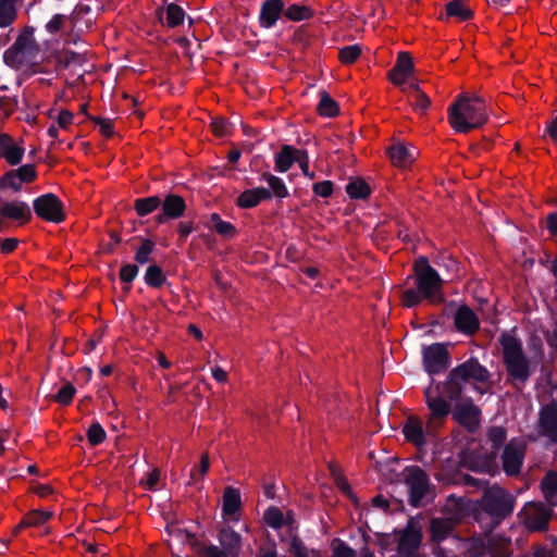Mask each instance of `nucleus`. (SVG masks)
Wrapping results in <instances>:
<instances>
[{
	"label": "nucleus",
	"instance_id": "nucleus-1",
	"mask_svg": "<svg viewBox=\"0 0 557 557\" xmlns=\"http://www.w3.org/2000/svg\"><path fill=\"white\" fill-rule=\"evenodd\" d=\"M416 286L407 287L401 290V304L411 308L423 300L438 302L442 300V278L437 272L429 264L425 258H420L414 262Z\"/></svg>",
	"mask_w": 557,
	"mask_h": 557
},
{
	"label": "nucleus",
	"instance_id": "nucleus-2",
	"mask_svg": "<svg viewBox=\"0 0 557 557\" xmlns=\"http://www.w3.org/2000/svg\"><path fill=\"white\" fill-rule=\"evenodd\" d=\"M486 121V104L478 95L462 94L448 108V122L455 132L468 133Z\"/></svg>",
	"mask_w": 557,
	"mask_h": 557
},
{
	"label": "nucleus",
	"instance_id": "nucleus-3",
	"mask_svg": "<svg viewBox=\"0 0 557 557\" xmlns=\"http://www.w3.org/2000/svg\"><path fill=\"white\" fill-rule=\"evenodd\" d=\"M500 343L509 374L513 379L524 382L531 373V361L524 357L521 344L509 334H504Z\"/></svg>",
	"mask_w": 557,
	"mask_h": 557
},
{
	"label": "nucleus",
	"instance_id": "nucleus-4",
	"mask_svg": "<svg viewBox=\"0 0 557 557\" xmlns=\"http://www.w3.org/2000/svg\"><path fill=\"white\" fill-rule=\"evenodd\" d=\"M426 404L430 409V416L426 422V433L433 434L442 425L445 417L449 412V404L438 395L436 388H428L425 392Z\"/></svg>",
	"mask_w": 557,
	"mask_h": 557
},
{
	"label": "nucleus",
	"instance_id": "nucleus-5",
	"mask_svg": "<svg viewBox=\"0 0 557 557\" xmlns=\"http://www.w3.org/2000/svg\"><path fill=\"white\" fill-rule=\"evenodd\" d=\"M485 509L496 517H504L513 510L512 496L499 486L490 487L483 496Z\"/></svg>",
	"mask_w": 557,
	"mask_h": 557
},
{
	"label": "nucleus",
	"instance_id": "nucleus-6",
	"mask_svg": "<svg viewBox=\"0 0 557 557\" xmlns=\"http://www.w3.org/2000/svg\"><path fill=\"white\" fill-rule=\"evenodd\" d=\"M488 372L478 361L469 360L450 373V383L460 386L462 383H484Z\"/></svg>",
	"mask_w": 557,
	"mask_h": 557
},
{
	"label": "nucleus",
	"instance_id": "nucleus-7",
	"mask_svg": "<svg viewBox=\"0 0 557 557\" xmlns=\"http://www.w3.org/2000/svg\"><path fill=\"white\" fill-rule=\"evenodd\" d=\"M413 62L411 57L407 52H400L398 54L396 64L388 73L389 81L396 85L408 88L410 82H417L413 78Z\"/></svg>",
	"mask_w": 557,
	"mask_h": 557
},
{
	"label": "nucleus",
	"instance_id": "nucleus-8",
	"mask_svg": "<svg viewBox=\"0 0 557 557\" xmlns=\"http://www.w3.org/2000/svg\"><path fill=\"white\" fill-rule=\"evenodd\" d=\"M34 210L37 215L47 221L59 223L64 219L62 203L52 194L37 198L34 201Z\"/></svg>",
	"mask_w": 557,
	"mask_h": 557
},
{
	"label": "nucleus",
	"instance_id": "nucleus-9",
	"mask_svg": "<svg viewBox=\"0 0 557 557\" xmlns=\"http://www.w3.org/2000/svg\"><path fill=\"white\" fill-rule=\"evenodd\" d=\"M406 484L408 485L410 492L411 505L414 507L419 506L429 487L426 474L424 471L417 467L407 468Z\"/></svg>",
	"mask_w": 557,
	"mask_h": 557
},
{
	"label": "nucleus",
	"instance_id": "nucleus-10",
	"mask_svg": "<svg viewBox=\"0 0 557 557\" xmlns=\"http://www.w3.org/2000/svg\"><path fill=\"white\" fill-rule=\"evenodd\" d=\"M96 20V10L86 3H78L69 18L71 32L75 35L83 34L94 26Z\"/></svg>",
	"mask_w": 557,
	"mask_h": 557
},
{
	"label": "nucleus",
	"instance_id": "nucleus-11",
	"mask_svg": "<svg viewBox=\"0 0 557 557\" xmlns=\"http://www.w3.org/2000/svg\"><path fill=\"white\" fill-rule=\"evenodd\" d=\"M524 443L517 440L506 446L503 454V467L508 475L519 472L524 457Z\"/></svg>",
	"mask_w": 557,
	"mask_h": 557
},
{
	"label": "nucleus",
	"instance_id": "nucleus-12",
	"mask_svg": "<svg viewBox=\"0 0 557 557\" xmlns=\"http://www.w3.org/2000/svg\"><path fill=\"white\" fill-rule=\"evenodd\" d=\"M447 351L444 345L433 344L423 350V362L429 373H438L447 367Z\"/></svg>",
	"mask_w": 557,
	"mask_h": 557
},
{
	"label": "nucleus",
	"instance_id": "nucleus-13",
	"mask_svg": "<svg viewBox=\"0 0 557 557\" xmlns=\"http://www.w3.org/2000/svg\"><path fill=\"white\" fill-rule=\"evenodd\" d=\"M549 510L542 504H528L523 509V521L528 529L537 531L546 527Z\"/></svg>",
	"mask_w": 557,
	"mask_h": 557
},
{
	"label": "nucleus",
	"instance_id": "nucleus-14",
	"mask_svg": "<svg viewBox=\"0 0 557 557\" xmlns=\"http://www.w3.org/2000/svg\"><path fill=\"white\" fill-rule=\"evenodd\" d=\"M30 215V209L27 203L17 200L4 202L0 207V227L5 220L24 223L29 220Z\"/></svg>",
	"mask_w": 557,
	"mask_h": 557
},
{
	"label": "nucleus",
	"instance_id": "nucleus-15",
	"mask_svg": "<svg viewBox=\"0 0 557 557\" xmlns=\"http://www.w3.org/2000/svg\"><path fill=\"white\" fill-rule=\"evenodd\" d=\"M284 13L283 0H264L260 8L259 24L263 28L273 27Z\"/></svg>",
	"mask_w": 557,
	"mask_h": 557
},
{
	"label": "nucleus",
	"instance_id": "nucleus-16",
	"mask_svg": "<svg viewBox=\"0 0 557 557\" xmlns=\"http://www.w3.org/2000/svg\"><path fill=\"white\" fill-rule=\"evenodd\" d=\"M242 507L240 493L234 487H226L223 494V517L226 521H238Z\"/></svg>",
	"mask_w": 557,
	"mask_h": 557
},
{
	"label": "nucleus",
	"instance_id": "nucleus-17",
	"mask_svg": "<svg viewBox=\"0 0 557 557\" xmlns=\"http://www.w3.org/2000/svg\"><path fill=\"white\" fill-rule=\"evenodd\" d=\"M453 416L459 423L472 430L479 424L480 411L472 403L461 401L455 407Z\"/></svg>",
	"mask_w": 557,
	"mask_h": 557
},
{
	"label": "nucleus",
	"instance_id": "nucleus-18",
	"mask_svg": "<svg viewBox=\"0 0 557 557\" xmlns=\"http://www.w3.org/2000/svg\"><path fill=\"white\" fill-rule=\"evenodd\" d=\"M388 153L394 165L407 168L414 161L418 150L413 146L408 147L403 143H397L389 148Z\"/></svg>",
	"mask_w": 557,
	"mask_h": 557
},
{
	"label": "nucleus",
	"instance_id": "nucleus-19",
	"mask_svg": "<svg viewBox=\"0 0 557 557\" xmlns=\"http://www.w3.org/2000/svg\"><path fill=\"white\" fill-rule=\"evenodd\" d=\"M421 533L418 529L409 525L399 537L398 553L404 557H411L419 547Z\"/></svg>",
	"mask_w": 557,
	"mask_h": 557
},
{
	"label": "nucleus",
	"instance_id": "nucleus-20",
	"mask_svg": "<svg viewBox=\"0 0 557 557\" xmlns=\"http://www.w3.org/2000/svg\"><path fill=\"white\" fill-rule=\"evenodd\" d=\"M403 433L407 441L411 442L416 446L420 447L425 444L426 430H423L422 421L414 416L407 419L403 428Z\"/></svg>",
	"mask_w": 557,
	"mask_h": 557
},
{
	"label": "nucleus",
	"instance_id": "nucleus-21",
	"mask_svg": "<svg viewBox=\"0 0 557 557\" xmlns=\"http://www.w3.org/2000/svg\"><path fill=\"white\" fill-rule=\"evenodd\" d=\"M456 327L465 334H473L479 329V320L468 307H460L455 314Z\"/></svg>",
	"mask_w": 557,
	"mask_h": 557
},
{
	"label": "nucleus",
	"instance_id": "nucleus-22",
	"mask_svg": "<svg viewBox=\"0 0 557 557\" xmlns=\"http://www.w3.org/2000/svg\"><path fill=\"white\" fill-rule=\"evenodd\" d=\"M543 432L552 441L557 442V405L546 406L541 416Z\"/></svg>",
	"mask_w": 557,
	"mask_h": 557
},
{
	"label": "nucleus",
	"instance_id": "nucleus-23",
	"mask_svg": "<svg viewBox=\"0 0 557 557\" xmlns=\"http://www.w3.org/2000/svg\"><path fill=\"white\" fill-rule=\"evenodd\" d=\"M403 91L407 94L408 100L414 110L424 112L429 108L430 98L421 90L418 82H410L409 87H404Z\"/></svg>",
	"mask_w": 557,
	"mask_h": 557
},
{
	"label": "nucleus",
	"instance_id": "nucleus-24",
	"mask_svg": "<svg viewBox=\"0 0 557 557\" xmlns=\"http://www.w3.org/2000/svg\"><path fill=\"white\" fill-rule=\"evenodd\" d=\"M270 197L271 194L268 189L263 187H257L242 193L237 199V205L242 208H252L260 201L269 199Z\"/></svg>",
	"mask_w": 557,
	"mask_h": 557
},
{
	"label": "nucleus",
	"instance_id": "nucleus-25",
	"mask_svg": "<svg viewBox=\"0 0 557 557\" xmlns=\"http://www.w3.org/2000/svg\"><path fill=\"white\" fill-rule=\"evenodd\" d=\"M472 15L473 13L470 8L466 5L465 0H454L446 4L445 14H442L440 18L446 20L448 17H455L463 22L471 18Z\"/></svg>",
	"mask_w": 557,
	"mask_h": 557
},
{
	"label": "nucleus",
	"instance_id": "nucleus-26",
	"mask_svg": "<svg viewBox=\"0 0 557 557\" xmlns=\"http://www.w3.org/2000/svg\"><path fill=\"white\" fill-rule=\"evenodd\" d=\"M299 149L292 146H284L278 153L275 156V169L278 172H286L289 170L293 163L296 162L299 156Z\"/></svg>",
	"mask_w": 557,
	"mask_h": 557
},
{
	"label": "nucleus",
	"instance_id": "nucleus-27",
	"mask_svg": "<svg viewBox=\"0 0 557 557\" xmlns=\"http://www.w3.org/2000/svg\"><path fill=\"white\" fill-rule=\"evenodd\" d=\"M185 211V201L182 197L176 195H170L163 202V216L170 219H176L181 216Z\"/></svg>",
	"mask_w": 557,
	"mask_h": 557
},
{
	"label": "nucleus",
	"instance_id": "nucleus-28",
	"mask_svg": "<svg viewBox=\"0 0 557 557\" xmlns=\"http://www.w3.org/2000/svg\"><path fill=\"white\" fill-rule=\"evenodd\" d=\"M53 516L52 511L48 510H33L30 511L15 528L14 533H17L22 528L25 527H37L44 524Z\"/></svg>",
	"mask_w": 557,
	"mask_h": 557
},
{
	"label": "nucleus",
	"instance_id": "nucleus-29",
	"mask_svg": "<svg viewBox=\"0 0 557 557\" xmlns=\"http://www.w3.org/2000/svg\"><path fill=\"white\" fill-rule=\"evenodd\" d=\"M209 227L215 231L219 235L232 238L236 235V230L230 222L223 221L219 214L212 213L209 219Z\"/></svg>",
	"mask_w": 557,
	"mask_h": 557
},
{
	"label": "nucleus",
	"instance_id": "nucleus-30",
	"mask_svg": "<svg viewBox=\"0 0 557 557\" xmlns=\"http://www.w3.org/2000/svg\"><path fill=\"white\" fill-rule=\"evenodd\" d=\"M542 491L546 500L553 505H557V472L548 473L542 481Z\"/></svg>",
	"mask_w": 557,
	"mask_h": 557
},
{
	"label": "nucleus",
	"instance_id": "nucleus-31",
	"mask_svg": "<svg viewBox=\"0 0 557 557\" xmlns=\"http://www.w3.org/2000/svg\"><path fill=\"white\" fill-rule=\"evenodd\" d=\"M16 17V0H0V27H7Z\"/></svg>",
	"mask_w": 557,
	"mask_h": 557
},
{
	"label": "nucleus",
	"instance_id": "nucleus-32",
	"mask_svg": "<svg viewBox=\"0 0 557 557\" xmlns=\"http://www.w3.org/2000/svg\"><path fill=\"white\" fill-rule=\"evenodd\" d=\"M222 545L230 552L236 553L242 544L240 536L231 529H223L220 536Z\"/></svg>",
	"mask_w": 557,
	"mask_h": 557
},
{
	"label": "nucleus",
	"instance_id": "nucleus-33",
	"mask_svg": "<svg viewBox=\"0 0 557 557\" xmlns=\"http://www.w3.org/2000/svg\"><path fill=\"white\" fill-rule=\"evenodd\" d=\"M160 206V199L156 196L140 198L135 201V209L138 215L145 216L154 211Z\"/></svg>",
	"mask_w": 557,
	"mask_h": 557
},
{
	"label": "nucleus",
	"instance_id": "nucleus-34",
	"mask_svg": "<svg viewBox=\"0 0 557 557\" xmlns=\"http://www.w3.org/2000/svg\"><path fill=\"white\" fill-rule=\"evenodd\" d=\"M318 112L324 116H334L338 112L336 102L326 92H321Z\"/></svg>",
	"mask_w": 557,
	"mask_h": 557
},
{
	"label": "nucleus",
	"instance_id": "nucleus-35",
	"mask_svg": "<svg viewBox=\"0 0 557 557\" xmlns=\"http://www.w3.org/2000/svg\"><path fill=\"white\" fill-rule=\"evenodd\" d=\"M346 191L351 198H366L370 194V188L362 180H355L346 186Z\"/></svg>",
	"mask_w": 557,
	"mask_h": 557
},
{
	"label": "nucleus",
	"instance_id": "nucleus-36",
	"mask_svg": "<svg viewBox=\"0 0 557 557\" xmlns=\"http://www.w3.org/2000/svg\"><path fill=\"white\" fill-rule=\"evenodd\" d=\"M284 14L290 21H302L309 18L311 15L310 10L305 5L292 4L286 10H284Z\"/></svg>",
	"mask_w": 557,
	"mask_h": 557
},
{
	"label": "nucleus",
	"instance_id": "nucleus-37",
	"mask_svg": "<svg viewBox=\"0 0 557 557\" xmlns=\"http://www.w3.org/2000/svg\"><path fill=\"white\" fill-rule=\"evenodd\" d=\"M210 468V460L209 456L207 454L201 456L199 466H195L190 470V482L191 483H198L199 481H202L207 472Z\"/></svg>",
	"mask_w": 557,
	"mask_h": 557
},
{
	"label": "nucleus",
	"instance_id": "nucleus-38",
	"mask_svg": "<svg viewBox=\"0 0 557 557\" xmlns=\"http://www.w3.org/2000/svg\"><path fill=\"white\" fill-rule=\"evenodd\" d=\"M290 552L295 557H323L319 550L305 547L298 539H293Z\"/></svg>",
	"mask_w": 557,
	"mask_h": 557
},
{
	"label": "nucleus",
	"instance_id": "nucleus-39",
	"mask_svg": "<svg viewBox=\"0 0 557 557\" xmlns=\"http://www.w3.org/2000/svg\"><path fill=\"white\" fill-rule=\"evenodd\" d=\"M185 13L176 4H169L166 8V23L170 27H175L183 23Z\"/></svg>",
	"mask_w": 557,
	"mask_h": 557
},
{
	"label": "nucleus",
	"instance_id": "nucleus-40",
	"mask_svg": "<svg viewBox=\"0 0 557 557\" xmlns=\"http://www.w3.org/2000/svg\"><path fill=\"white\" fill-rule=\"evenodd\" d=\"M265 181L276 197L284 198L287 196V188L280 177L269 174L265 176Z\"/></svg>",
	"mask_w": 557,
	"mask_h": 557
},
{
	"label": "nucleus",
	"instance_id": "nucleus-41",
	"mask_svg": "<svg viewBox=\"0 0 557 557\" xmlns=\"http://www.w3.org/2000/svg\"><path fill=\"white\" fill-rule=\"evenodd\" d=\"M265 522L272 528H280L284 523V516L278 508L271 507L264 512Z\"/></svg>",
	"mask_w": 557,
	"mask_h": 557
},
{
	"label": "nucleus",
	"instance_id": "nucleus-42",
	"mask_svg": "<svg viewBox=\"0 0 557 557\" xmlns=\"http://www.w3.org/2000/svg\"><path fill=\"white\" fill-rule=\"evenodd\" d=\"M361 53V49L357 45L348 46L339 50V59L345 64L355 62Z\"/></svg>",
	"mask_w": 557,
	"mask_h": 557
},
{
	"label": "nucleus",
	"instance_id": "nucleus-43",
	"mask_svg": "<svg viewBox=\"0 0 557 557\" xmlns=\"http://www.w3.org/2000/svg\"><path fill=\"white\" fill-rule=\"evenodd\" d=\"M450 524L445 520L433 519L431 530L435 540H442L449 532Z\"/></svg>",
	"mask_w": 557,
	"mask_h": 557
},
{
	"label": "nucleus",
	"instance_id": "nucleus-44",
	"mask_svg": "<svg viewBox=\"0 0 557 557\" xmlns=\"http://www.w3.org/2000/svg\"><path fill=\"white\" fill-rule=\"evenodd\" d=\"M87 437L91 445H98L106 438V432L99 423H94L87 431Z\"/></svg>",
	"mask_w": 557,
	"mask_h": 557
},
{
	"label": "nucleus",
	"instance_id": "nucleus-45",
	"mask_svg": "<svg viewBox=\"0 0 557 557\" xmlns=\"http://www.w3.org/2000/svg\"><path fill=\"white\" fill-rule=\"evenodd\" d=\"M23 182L21 181V177L16 174L15 171L7 173L1 178V186L3 188H10L13 190H18L22 186Z\"/></svg>",
	"mask_w": 557,
	"mask_h": 557
},
{
	"label": "nucleus",
	"instance_id": "nucleus-46",
	"mask_svg": "<svg viewBox=\"0 0 557 557\" xmlns=\"http://www.w3.org/2000/svg\"><path fill=\"white\" fill-rule=\"evenodd\" d=\"M145 280L149 285L159 286L163 282L162 271L157 265H151L146 271Z\"/></svg>",
	"mask_w": 557,
	"mask_h": 557
},
{
	"label": "nucleus",
	"instance_id": "nucleus-47",
	"mask_svg": "<svg viewBox=\"0 0 557 557\" xmlns=\"http://www.w3.org/2000/svg\"><path fill=\"white\" fill-rule=\"evenodd\" d=\"M211 129L212 133L218 137H224L230 134L231 126L227 122H225L223 119H213L211 121Z\"/></svg>",
	"mask_w": 557,
	"mask_h": 557
},
{
	"label": "nucleus",
	"instance_id": "nucleus-48",
	"mask_svg": "<svg viewBox=\"0 0 557 557\" xmlns=\"http://www.w3.org/2000/svg\"><path fill=\"white\" fill-rule=\"evenodd\" d=\"M152 249L153 244L150 240H144L136 252V261L141 264L148 262Z\"/></svg>",
	"mask_w": 557,
	"mask_h": 557
},
{
	"label": "nucleus",
	"instance_id": "nucleus-49",
	"mask_svg": "<svg viewBox=\"0 0 557 557\" xmlns=\"http://www.w3.org/2000/svg\"><path fill=\"white\" fill-rule=\"evenodd\" d=\"M75 394V388L71 384H65L55 396V400L62 405H67L72 401Z\"/></svg>",
	"mask_w": 557,
	"mask_h": 557
},
{
	"label": "nucleus",
	"instance_id": "nucleus-50",
	"mask_svg": "<svg viewBox=\"0 0 557 557\" xmlns=\"http://www.w3.org/2000/svg\"><path fill=\"white\" fill-rule=\"evenodd\" d=\"M23 153L24 150L13 143L11 147L4 152L3 157L11 164H17L22 160Z\"/></svg>",
	"mask_w": 557,
	"mask_h": 557
},
{
	"label": "nucleus",
	"instance_id": "nucleus-51",
	"mask_svg": "<svg viewBox=\"0 0 557 557\" xmlns=\"http://www.w3.org/2000/svg\"><path fill=\"white\" fill-rule=\"evenodd\" d=\"M506 438V433L503 428H492L488 431V440L493 444L494 448H498Z\"/></svg>",
	"mask_w": 557,
	"mask_h": 557
},
{
	"label": "nucleus",
	"instance_id": "nucleus-52",
	"mask_svg": "<svg viewBox=\"0 0 557 557\" xmlns=\"http://www.w3.org/2000/svg\"><path fill=\"white\" fill-rule=\"evenodd\" d=\"M313 191L315 195L326 198L331 196L333 191V184L330 181H323L313 185Z\"/></svg>",
	"mask_w": 557,
	"mask_h": 557
},
{
	"label": "nucleus",
	"instance_id": "nucleus-53",
	"mask_svg": "<svg viewBox=\"0 0 557 557\" xmlns=\"http://www.w3.org/2000/svg\"><path fill=\"white\" fill-rule=\"evenodd\" d=\"M15 172L21 177V181L23 183H29L36 176L35 168L30 164L23 165L20 169H17Z\"/></svg>",
	"mask_w": 557,
	"mask_h": 557
},
{
	"label": "nucleus",
	"instance_id": "nucleus-54",
	"mask_svg": "<svg viewBox=\"0 0 557 557\" xmlns=\"http://www.w3.org/2000/svg\"><path fill=\"white\" fill-rule=\"evenodd\" d=\"M296 162L298 163L299 168L301 169L304 175H306L309 178H313L314 174L309 171V158L305 150L299 151V156L296 159Z\"/></svg>",
	"mask_w": 557,
	"mask_h": 557
},
{
	"label": "nucleus",
	"instance_id": "nucleus-55",
	"mask_svg": "<svg viewBox=\"0 0 557 557\" xmlns=\"http://www.w3.org/2000/svg\"><path fill=\"white\" fill-rule=\"evenodd\" d=\"M333 557H356L355 552L341 542L333 543Z\"/></svg>",
	"mask_w": 557,
	"mask_h": 557
},
{
	"label": "nucleus",
	"instance_id": "nucleus-56",
	"mask_svg": "<svg viewBox=\"0 0 557 557\" xmlns=\"http://www.w3.org/2000/svg\"><path fill=\"white\" fill-rule=\"evenodd\" d=\"M138 273V269L134 264H126L121 269L120 277L123 282L131 283Z\"/></svg>",
	"mask_w": 557,
	"mask_h": 557
},
{
	"label": "nucleus",
	"instance_id": "nucleus-57",
	"mask_svg": "<svg viewBox=\"0 0 557 557\" xmlns=\"http://www.w3.org/2000/svg\"><path fill=\"white\" fill-rule=\"evenodd\" d=\"M65 21V16L61 14H55L47 24L46 29L50 34H55L59 32Z\"/></svg>",
	"mask_w": 557,
	"mask_h": 557
},
{
	"label": "nucleus",
	"instance_id": "nucleus-58",
	"mask_svg": "<svg viewBox=\"0 0 557 557\" xmlns=\"http://www.w3.org/2000/svg\"><path fill=\"white\" fill-rule=\"evenodd\" d=\"M160 480V472L158 469H153L151 470L145 480H143V484L146 488L148 490H153L156 488L158 482Z\"/></svg>",
	"mask_w": 557,
	"mask_h": 557
},
{
	"label": "nucleus",
	"instance_id": "nucleus-59",
	"mask_svg": "<svg viewBox=\"0 0 557 557\" xmlns=\"http://www.w3.org/2000/svg\"><path fill=\"white\" fill-rule=\"evenodd\" d=\"M73 117L74 116L70 111H61L58 115V126L62 129H67L73 123Z\"/></svg>",
	"mask_w": 557,
	"mask_h": 557
},
{
	"label": "nucleus",
	"instance_id": "nucleus-60",
	"mask_svg": "<svg viewBox=\"0 0 557 557\" xmlns=\"http://www.w3.org/2000/svg\"><path fill=\"white\" fill-rule=\"evenodd\" d=\"M97 125L99 126V129L102 135L109 137L113 133L112 123L110 120L107 119H97L96 120Z\"/></svg>",
	"mask_w": 557,
	"mask_h": 557
},
{
	"label": "nucleus",
	"instance_id": "nucleus-61",
	"mask_svg": "<svg viewBox=\"0 0 557 557\" xmlns=\"http://www.w3.org/2000/svg\"><path fill=\"white\" fill-rule=\"evenodd\" d=\"M26 41H27V37L26 36H21L16 40L12 51H9V52L5 53V59H8L11 53L23 54L24 50L26 49Z\"/></svg>",
	"mask_w": 557,
	"mask_h": 557
},
{
	"label": "nucleus",
	"instance_id": "nucleus-62",
	"mask_svg": "<svg viewBox=\"0 0 557 557\" xmlns=\"http://www.w3.org/2000/svg\"><path fill=\"white\" fill-rule=\"evenodd\" d=\"M334 479H335V483H336L337 487L343 493H345L346 495L350 496L351 492H350V486H349L347 480L345 478H343L342 475L335 474V473H334Z\"/></svg>",
	"mask_w": 557,
	"mask_h": 557
},
{
	"label": "nucleus",
	"instance_id": "nucleus-63",
	"mask_svg": "<svg viewBox=\"0 0 557 557\" xmlns=\"http://www.w3.org/2000/svg\"><path fill=\"white\" fill-rule=\"evenodd\" d=\"M17 244H18L17 239L7 238L1 243V251L4 253H9L17 247Z\"/></svg>",
	"mask_w": 557,
	"mask_h": 557
},
{
	"label": "nucleus",
	"instance_id": "nucleus-64",
	"mask_svg": "<svg viewBox=\"0 0 557 557\" xmlns=\"http://www.w3.org/2000/svg\"><path fill=\"white\" fill-rule=\"evenodd\" d=\"M547 228L552 234H557V214H550L547 218Z\"/></svg>",
	"mask_w": 557,
	"mask_h": 557
}]
</instances>
